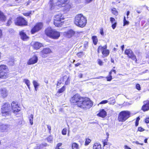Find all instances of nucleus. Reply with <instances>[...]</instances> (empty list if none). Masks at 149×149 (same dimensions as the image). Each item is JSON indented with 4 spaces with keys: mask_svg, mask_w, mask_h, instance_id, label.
Instances as JSON below:
<instances>
[{
    "mask_svg": "<svg viewBox=\"0 0 149 149\" xmlns=\"http://www.w3.org/2000/svg\"><path fill=\"white\" fill-rule=\"evenodd\" d=\"M104 146L105 145H107V141H105V140H104L102 141Z\"/></svg>",
    "mask_w": 149,
    "mask_h": 149,
    "instance_id": "6e6d98bb",
    "label": "nucleus"
},
{
    "mask_svg": "<svg viewBox=\"0 0 149 149\" xmlns=\"http://www.w3.org/2000/svg\"><path fill=\"white\" fill-rule=\"evenodd\" d=\"M24 82L27 85L29 89H30V82L29 81L28 79H24Z\"/></svg>",
    "mask_w": 149,
    "mask_h": 149,
    "instance_id": "c85d7f7f",
    "label": "nucleus"
},
{
    "mask_svg": "<svg viewBox=\"0 0 149 149\" xmlns=\"http://www.w3.org/2000/svg\"><path fill=\"white\" fill-rule=\"evenodd\" d=\"M63 22L62 20H54V24L56 26L59 27L63 24Z\"/></svg>",
    "mask_w": 149,
    "mask_h": 149,
    "instance_id": "4be33fe9",
    "label": "nucleus"
},
{
    "mask_svg": "<svg viewBox=\"0 0 149 149\" xmlns=\"http://www.w3.org/2000/svg\"><path fill=\"white\" fill-rule=\"evenodd\" d=\"M130 112L128 111H122L118 114V120L119 122L125 121L130 117Z\"/></svg>",
    "mask_w": 149,
    "mask_h": 149,
    "instance_id": "39448f33",
    "label": "nucleus"
},
{
    "mask_svg": "<svg viewBox=\"0 0 149 149\" xmlns=\"http://www.w3.org/2000/svg\"><path fill=\"white\" fill-rule=\"evenodd\" d=\"M74 22L77 26L83 28L86 26L87 23L86 18L82 14H78L75 17Z\"/></svg>",
    "mask_w": 149,
    "mask_h": 149,
    "instance_id": "7ed1b4c3",
    "label": "nucleus"
},
{
    "mask_svg": "<svg viewBox=\"0 0 149 149\" xmlns=\"http://www.w3.org/2000/svg\"><path fill=\"white\" fill-rule=\"evenodd\" d=\"M12 23V21H11V19H10L8 20L7 23V26H9L10 25V24Z\"/></svg>",
    "mask_w": 149,
    "mask_h": 149,
    "instance_id": "a18cd8bd",
    "label": "nucleus"
},
{
    "mask_svg": "<svg viewBox=\"0 0 149 149\" xmlns=\"http://www.w3.org/2000/svg\"><path fill=\"white\" fill-rule=\"evenodd\" d=\"M83 74H79L78 75V77L79 78H82L83 77Z\"/></svg>",
    "mask_w": 149,
    "mask_h": 149,
    "instance_id": "e2e57ef3",
    "label": "nucleus"
},
{
    "mask_svg": "<svg viewBox=\"0 0 149 149\" xmlns=\"http://www.w3.org/2000/svg\"><path fill=\"white\" fill-rule=\"evenodd\" d=\"M136 143V144H140V143L138 141H134V142H133V143Z\"/></svg>",
    "mask_w": 149,
    "mask_h": 149,
    "instance_id": "774afa93",
    "label": "nucleus"
},
{
    "mask_svg": "<svg viewBox=\"0 0 149 149\" xmlns=\"http://www.w3.org/2000/svg\"><path fill=\"white\" fill-rule=\"evenodd\" d=\"M80 100L77 106L82 109H88L93 105L92 102L88 98L83 97Z\"/></svg>",
    "mask_w": 149,
    "mask_h": 149,
    "instance_id": "f03ea898",
    "label": "nucleus"
},
{
    "mask_svg": "<svg viewBox=\"0 0 149 149\" xmlns=\"http://www.w3.org/2000/svg\"><path fill=\"white\" fill-rule=\"evenodd\" d=\"M51 52L50 49L48 48L44 49L41 52V56L42 57L45 58L47 57L49 54Z\"/></svg>",
    "mask_w": 149,
    "mask_h": 149,
    "instance_id": "f8f14e48",
    "label": "nucleus"
},
{
    "mask_svg": "<svg viewBox=\"0 0 149 149\" xmlns=\"http://www.w3.org/2000/svg\"><path fill=\"white\" fill-rule=\"evenodd\" d=\"M107 47H103L102 48V54L105 57L108 56L109 53V50L107 49Z\"/></svg>",
    "mask_w": 149,
    "mask_h": 149,
    "instance_id": "6ab92c4d",
    "label": "nucleus"
},
{
    "mask_svg": "<svg viewBox=\"0 0 149 149\" xmlns=\"http://www.w3.org/2000/svg\"><path fill=\"white\" fill-rule=\"evenodd\" d=\"M97 115L102 118H104L107 115V113L104 109H102L100 111V112Z\"/></svg>",
    "mask_w": 149,
    "mask_h": 149,
    "instance_id": "412c9836",
    "label": "nucleus"
},
{
    "mask_svg": "<svg viewBox=\"0 0 149 149\" xmlns=\"http://www.w3.org/2000/svg\"><path fill=\"white\" fill-rule=\"evenodd\" d=\"M103 48V47H99L98 49V52L99 53L100 51L102 52V48Z\"/></svg>",
    "mask_w": 149,
    "mask_h": 149,
    "instance_id": "13d9d810",
    "label": "nucleus"
},
{
    "mask_svg": "<svg viewBox=\"0 0 149 149\" xmlns=\"http://www.w3.org/2000/svg\"><path fill=\"white\" fill-rule=\"evenodd\" d=\"M129 57L130 58H131L134 61H135L136 63V62L137 60L136 58V57L134 54H132Z\"/></svg>",
    "mask_w": 149,
    "mask_h": 149,
    "instance_id": "2f4dec72",
    "label": "nucleus"
},
{
    "mask_svg": "<svg viewBox=\"0 0 149 149\" xmlns=\"http://www.w3.org/2000/svg\"><path fill=\"white\" fill-rule=\"evenodd\" d=\"M7 66L4 65H0V78H6L7 73Z\"/></svg>",
    "mask_w": 149,
    "mask_h": 149,
    "instance_id": "0eeeda50",
    "label": "nucleus"
},
{
    "mask_svg": "<svg viewBox=\"0 0 149 149\" xmlns=\"http://www.w3.org/2000/svg\"><path fill=\"white\" fill-rule=\"evenodd\" d=\"M145 122L146 123H149V118H146L145 120Z\"/></svg>",
    "mask_w": 149,
    "mask_h": 149,
    "instance_id": "bf43d9fd",
    "label": "nucleus"
},
{
    "mask_svg": "<svg viewBox=\"0 0 149 149\" xmlns=\"http://www.w3.org/2000/svg\"><path fill=\"white\" fill-rule=\"evenodd\" d=\"M64 18L62 16V14L59 13L56 15L54 19V20H62L64 19Z\"/></svg>",
    "mask_w": 149,
    "mask_h": 149,
    "instance_id": "aec40b11",
    "label": "nucleus"
},
{
    "mask_svg": "<svg viewBox=\"0 0 149 149\" xmlns=\"http://www.w3.org/2000/svg\"><path fill=\"white\" fill-rule=\"evenodd\" d=\"M6 20V17L3 13L0 11V20L2 22L5 21Z\"/></svg>",
    "mask_w": 149,
    "mask_h": 149,
    "instance_id": "393cba45",
    "label": "nucleus"
},
{
    "mask_svg": "<svg viewBox=\"0 0 149 149\" xmlns=\"http://www.w3.org/2000/svg\"><path fill=\"white\" fill-rule=\"evenodd\" d=\"M129 24V22L127 21L125 17H124L123 19V26L126 25H128Z\"/></svg>",
    "mask_w": 149,
    "mask_h": 149,
    "instance_id": "473e14b6",
    "label": "nucleus"
},
{
    "mask_svg": "<svg viewBox=\"0 0 149 149\" xmlns=\"http://www.w3.org/2000/svg\"><path fill=\"white\" fill-rule=\"evenodd\" d=\"M138 130L139 131L142 132L144 130V129L143 128L140 127L138 128Z\"/></svg>",
    "mask_w": 149,
    "mask_h": 149,
    "instance_id": "052dcab7",
    "label": "nucleus"
},
{
    "mask_svg": "<svg viewBox=\"0 0 149 149\" xmlns=\"http://www.w3.org/2000/svg\"><path fill=\"white\" fill-rule=\"evenodd\" d=\"M92 39L94 44L95 45H96L98 41L97 37L96 36H93L92 37Z\"/></svg>",
    "mask_w": 149,
    "mask_h": 149,
    "instance_id": "bb28decb",
    "label": "nucleus"
},
{
    "mask_svg": "<svg viewBox=\"0 0 149 149\" xmlns=\"http://www.w3.org/2000/svg\"><path fill=\"white\" fill-rule=\"evenodd\" d=\"M110 100L109 101V104H110L113 105L115 102V99L113 98H110Z\"/></svg>",
    "mask_w": 149,
    "mask_h": 149,
    "instance_id": "72a5a7b5",
    "label": "nucleus"
},
{
    "mask_svg": "<svg viewBox=\"0 0 149 149\" xmlns=\"http://www.w3.org/2000/svg\"><path fill=\"white\" fill-rule=\"evenodd\" d=\"M111 11L112 13L115 16H117L118 15V13L116 8H112L111 9Z\"/></svg>",
    "mask_w": 149,
    "mask_h": 149,
    "instance_id": "cd10ccee",
    "label": "nucleus"
},
{
    "mask_svg": "<svg viewBox=\"0 0 149 149\" xmlns=\"http://www.w3.org/2000/svg\"><path fill=\"white\" fill-rule=\"evenodd\" d=\"M62 143H58L56 146V148L55 149L58 148H59V147L61 146L62 145Z\"/></svg>",
    "mask_w": 149,
    "mask_h": 149,
    "instance_id": "603ef678",
    "label": "nucleus"
},
{
    "mask_svg": "<svg viewBox=\"0 0 149 149\" xmlns=\"http://www.w3.org/2000/svg\"><path fill=\"white\" fill-rule=\"evenodd\" d=\"M43 26L42 24V23H39L36 24V25L31 30V33L32 34H34L38 32L41 29Z\"/></svg>",
    "mask_w": 149,
    "mask_h": 149,
    "instance_id": "9d476101",
    "label": "nucleus"
},
{
    "mask_svg": "<svg viewBox=\"0 0 149 149\" xmlns=\"http://www.w3.org/2000/svg\"><path fill=\"white\" fill-rule=\"evenodd\" d=\"M136 88L138 90H140L141 89L140 86L139 84H137L136 85Z\"/></svg>",
    "mask_w": 149,
    "mask_h": 149,
    "instance_id": "3c124183",
    "label": "nucleus"
},
{
    "mask_svg": "<svg viewBox=\"0 0 149 149\" xmlns=\"http://www.w3.org/2000/svg\"><path fill=\"white\" fill-rule=\"evenodd\" d=\"M108 101L107 100H103L99 103V104H105L107 103Z\"/></svg>",
    "mask_w": 149,
    "mask_h": 149,
    "instance_id": "c03bdc74",
    "label": "nucleus"
},
{
    "mask_svg": "<svg viewBox=\"0 0 149 149\" xmlns=\"http://www.w3.org/2000/svg\"><path fill=\"white\" fill-rule=\"evenodd\" d=\"M93 149H102L101 145L98 143L94 144L93 147Z\"/></svg>",
    "mask_w": 149,
    "mask_h": 149,
    "instance_id": "b1692460",
    "label": "nucleus"
},
{
    "mask_svg": "<svg viewBox=\"0 0 149 149\" xmlns=\"http://www.w3.org/2000/svg\"><path fill=\"white\" fill-rule=\"evenodd\" d=\"M83 52H80L79 53H78L77 54V56L79 57H81L83 56Z\"/></svg>",
    "mask_w": 149,
    "mask_h": 149,
    "instance_id": "79ce46f5",
    "label": "nucleus"
},
{
    "mask_svg": "<svg viewBox=\"0 0 149 149\" xmlns=\"http://www.w3.org/2000/svg\"><path fill=\"white\" fill-rule=\"evenodd\" d=\"M45 33L48 36L54 39H57L60 36L59 32L53 30L51 27H48L45 30Z\"/></svg>",
    "mask_w": 149,
    "mask_h": 149,
    "instance_id": "20e7f679",
    "label": "nucleus"
},
{
    "mask_svg": "<svg viewBox=\"0 0 149 149\" xmlns=\"http://www.w3.org/2000/svg\"><path fill=\"white\" fill-rule=\"evenodd\" d=\"M33 84L35 87V90L37 91V87L39 86V84L35 80L33 81Z\"/></svg>",
    "mask_w": 149,
    "mask_h": 149,
    "instance_id": "c756f323",
    "label": "nucleus"
},
{
    "mask_svg": "<svg viewBox=\"0 0 149 149\" xmlns=\"http://www.w3.org/2000/svg\"><path fill=\"white\" fill-rule=\"evenodd\" d=\"M34 149H42V146L41 145H37V146L34 148Z\"/></svg>",
    "mask_w": 149,
    "mask_h": 149,
    "instance_id": "58836bf2",
    "label": "nucleus"
},
{
    "mask_svg": "<svg viewBox=\"0 0 149 149\" xmlns=\"http://www.w3.org/2000/svg\"><path fill=\"white\" fill-rule=\"evenodd\" d=\"M67 129H64L62 132V133L63 135H65L66 134Z\"/></svg>",
    "mask_w": 149,
    "mask_h": 149,
    "instance_id": "37998d69",
    "label": "nucleus"
},
{
    "mask_svg": "<svg viewBox=\"0 0 149 149\" xmlns=\"http://www.w3.org/2000/svg\"><path fill=\"white\" fill-rule=\"evenodd\" d=\"M10 126V125L8 124H1L0 125V131L2 132H4Z\"/></svg>",
    "mask_w": 149,
    "mask_h": 149,
    "instance_id": "dca6fc26",
    "label": "nucleus"
},
{
    "mask_svg": "<svg viewBox=\"0 0 149 149\" xmlns=\"http://www.w3.org/2000/svg\"><path fill=\"white\" fill-rule=\"evenodd\" d=\"M125 54L127 55L129 57L133 54L132 51L130 49H126L125 51Z\"/></svg>",
    "mask_w": 149,
    "mask_h": 149,
    "instance_id": "a878e982",
    "label": "nucleus"
},
{
    "mask_svg": "<svg viewBox=\"0 0 149 149\" xmlns=\"http://www.w3.org/2000/svg\"><path fill=\"white\" fill-rule=\"evenodd\" d=\"M144 105L142 106L141 109L144 111L149 110V100H147L143 102Z\"/></svg>",
    "mask_w": 149,
    "mask_h": 149,
    "instance_id": "ddd939ff",
    "label": "nucleus"
},
{
    "mask_svg": "<svg viewBox=\"0 0 149 149\" xmlns=\"http://www.w3.org/2000/svg\"><path fill=\"white\" fill-rule=\"evenodd\" d=\"M38 60V57L35 56L29 59L27 62V64L28 65L34 64L37 62Z\"/></svg>",
    "mask_w": 149,
    "mask_h": 149,
    "instance_id": "4468645a",
    "label": "nucleus"
},
{
    "mask_svg": "<svg viewBox=\"0 0 149 149\" xmlns=\"http://www.w3.org/2000/svg\"><path fill=\"white\" fill-rule=\"evenodd\" d=\"M53 0H50L49 4L50 8L51 10L56 9H59L61 8L63 11L67 12L69 11L72 7V3L70 2L69 0H58L55 4L53 3Z\"/></svg>",
    "mask_w": 149,
    "mask_h": 149,
    "instance_id": "f257e3e1",
    "label": "nucleus"
},
{
    "mask_svg": "<svg viewBox=\"0 0 149 149\" xmlns=\"http://www.w3.org/2000/svg\"><path fill=\"white\" fill-rule=\"evenodd\" d=\"M19 34L21 39L23 40L26 41L29 39V37L26 35L23 31L20 32Z\"/></svg>",
    "mask_w": 149,
    "mask_h": 149,
    "instance_id": "a211bd4d",
    "label": "nucleus"
},
{
    "mask_svg": "<svg viewBox=\"0 0 149 149\" xmlns=\"http://www.w3.org/2000/svg\"><path fill=\"white\" fill-rule=\"evenodd\" d=\"M15 23L16 25L19 26H25L27 25V22L21 17L17 18L15 20Z\"/></svg>",
    "mask_w": 149,
    "mask_h": 149,
    "instance_id": "6e6552de",
    "label": "nucleus"
},
{
    "mask_svg": "<svg viewBox=\"0 0 149 149\" xmlns=\"http://www.w3.org/2000/svg\"><path fill=\"white\" fill-rule=\"evenodd\" d=\"M91 142V140L89 139H86L85 141V145H88Z\"/></svg>",
    "mask_w": 149,
    "mask_h": 149,
    "instance_id": "4c0bfd02",
    "label": "nucleus"
},
{
    "mask_svg": "<svg viewBox=\"0 0 149 149\" xmlns=\"http://www.w3.org/2000/svg\"><path fill=\"white\" fill-rule=\"evenodd\" d=\"M110 21L111 24H113L115 23V22H116L115 19L114 18L112 17H110Z\"/></svg>",
    "mask_w": 149,
    "mask_h": 149,
    "instance_id": "a19ab883",
    "label": "nucleus"
},
{
    "mask_svg": "<svg viewBox=\"0 0 149 149\" xmlns=\"http://www.w3.org/2000/svg\"><path fill=\"white\" fill-rule=\"evenodd\" d=\"M65 87L64 86H63L58 90V92L59 93H62L65 91Z\"/></svg>",
    "mask_w": 149,
    "mask_h": 149,
    "instance_id": "e433bc0d",
    "label": "nucleus"
},
{
    "mask_svg": "<svg viewBox=\"0 0 149 149\" xmlns=\"http://www.w3.org/2000/svg\"><path fill=\"white\" fill-rule=\"evenodd\" d=\"M81 63H77V64H76L75 65V67H77L79 66V65H81Z\"/></svg>",
    "mask_w": 149,
    "mask_h": 149,
    "instance_id": "0e129e2a",
    "label": "nucleus"
},
{
    "mask_svg": "<svg viewBox=\"0 0 149 149\" xmlns=\"http://www.w3.org/2000/svg\"><path fill=\"white\" fill-rule=\"evenodd\" d=\"M47 141L49 142V143H51L53 141V138L52 136H48L47 139Z\"/></svg>",
    "mask_w": 149,
    "mask_h": 149,
    "instance_id": "c9c22d12",
    "label": "nucleus"
},
{
    "mask_svg": "<svg viewBox=\"0 0 149 149\" xmlns=\"http://www.w3.org/2000/svg\"><path fill=\"white\" fill-rule=\"evenodd\" d=\"M93 0H85V3L86 4H88L92 1Z\"/></svg>",
    "mask_w": 149,
    "mask_h": 149,
    "instance_id": "5fc2aeb1",
    "label": "nucleus"
},
{
    "mask_svg": "<svg viewBox=\"0 0 149 149\" xmlns=\"http://www.w3.org/2000/svg\"><path fill=\"white\" fill-rule=\"evenodd\" d=\"M72 147L73 149H79V145L76 143H73L72 144Z\"/></svg>",
    "mask_w": 149,
    "mask_h": 149,
    "instance_id": "7c9ffc66",
    "label": "nucleus"
},
{
    "mask_svg": "<svg viewBox=\"0 0 149 149\" xmlns=\"http://www.w3.org/2000/svg\"><path fill=\"white\" fill-rule=\"evenodd\" d=\"M10 105L8 103H6L3 105L1 108L2 116L6 117L10 116L11 114Z\"/></svg>",
    "mask_w": 149,
    "mask_h": 149,
    "instance_id": "423d86ee",
    "label": "nucleus"
},
{
    "mask_svg": "<svg viewBox=\"0 0 149 149\" xmlns=\"http://www.w3.org/2000/svg\"><path fill=\"white\" fill-rule=\"evenodd\" d=\"M124 148L125 149H131V148L129 147L127 145H125L124 146Z\"/></svg>",
    "mask_w": 149,
    "mask_h": 149,
    "instance_id": "680f3d73",
    "label": "nucleus"
},
{
    "mask_svg": "<svg viewBox=\"0 0 149 149\" xmlns=\"http://www.w3.org/2000/svg\"><path fill=\"white\" fill-rule=\"evenodd\" d=\"M11 105L12 111L15 113H17L20 110V108L15 102H13Z\"/></svg>",
    "mask_w": 149,
    "mask_h": 149,
    "instance_id": "9b49d317",
    "label": "nucleus"
},
{
    "mask_svg": "<svg viewBox=\"0 0 149 149\" xmlns=\"http://www.w3.org/2000/svg\"><path fill=\"white\" fill-rule=\"evenodd\" d=\"M82 97H81L79 94H76L73 95L71 98L70 100V101L72 103L77 105L79 102V101H80V99Z\"/></svg>",
    "mask_w": 149,
    "mask_h": 149,
    "instance_id": "1a4fd4ad",
    "label": "nucleus"
},
{
    "mask_svg": "<svg viewBox=\"0 0 149 149\" xmlns=\"http://www.w3.org/2000/svg\"><path fill=\"white\" fill-rule=\"evenodd\" d=\"M64 33L67 37L70 38L75 34V32L72 30L70 29L67 32H65Z\"/></svg>",
    "mask_w": 149,
    "mask_h": 149,
    "instance_id": "f3484780",
    "label": "nucleus"
},
{
    "mask_svg": "<svg viewBox=\"0 0 149 149\" xmlns=\"http://www.w3.org/2000/svg\"><path fill=\"white\" fill-rule=\"evenodd\" d=\"M31 14V11H30L28 13H23V15L26 16H29Z\"/></svg>",
    "mask_w": 149,
    "mask_h": 149,
    "instance_id": "ea45409f",
    "label": "nucleus"
},
{
    "mask_svg": "<svg viewBox=\"0 0 149 149\" xmlns=\"http://www.w3.org/2000/svg\"><path fill=\"white\" fill-rule=\"evenodd\" d=\"M31 46L33 47H42L43 45L40 43L37 42H32L31 43Z\"/></svg>",
    "mask_w": 149,
    "mask_h": 149,
    "instance_id": "5701e85b",
    "label": "nucleus"
},
{
    "mask_svg": "<svg viewBox=\"0 0 149 149\" xmlns=\"http://www.w3.org/2000/svg\"><path fill=\"white\" fill-rule=\"evenodd\" d=\"M70 79L69 77H68L66 81H65V84L66 85H68L70 83Z\"/></svg>",
    "mask_w": 149,
    "mask_h": 149,
    "instance_id": "8fccbe9b",
    "label": "nucleus"
},
{
    "mask_svg": "<svg viewBox=\"0 0 149 149\" xmlns=\"http://www.w3.org/2000/svg\"><path fill=\"white\" fill-rule=\"evenodd\" d=\"M8 94V91L5 88L0 89V95L3 98H5Z\"/></svg>",
    "mask_w": 149,
    "mask_h": 149,
    "instance_id": "2eb2a0df",
    "label": "nucleus"
},
{
    "mask_svg": "<svg viewBox=\"0 0 149 149\" xmlns=\"http://www.w3.org/2000/svg\"><path fill=\"white\" fill-rule=\"evenodd\" d=\"M98 63L100 65H103V62L100 59H98Z\"/></svg>",
    "mask_w": 149,
    "mask_h": 149,
    "instance_id": "09e8293b",
    "label": "nucleus"
},
{
    "mask_svg": "<svg viewBox=\"0 0 149 149\" xmlns=\"http://www.w3.org/2000/svg\"><path fill=\"white\" fill-rule=\"evenodd\" d=\"M30 123L31 125H32L33 124V116L32 114L30 115V117L29 118Z\"/></svg>",
    "mask_w": 149,
    "mask_h": 149,
    "instance_id": "f704fd0d",
    "label": "nucleus"
},
{
    "mask_svg": "<svg viewBox=\"0 0 149 149\" xmlns=\"http://www.w3.org/2000/svg\"><path fill=\"white\" fill-rule=\"evenodd\" d=\"M47 128L48 129V130H49V132H50V131L51 130V127L50 126V125H47Z\"/></svg>",
    "mask_w": 149,
    "mask_h": 149,
    "instance_id": "4d7b16f0",
    "label": "nucleus"
},
{
    "mask_svg": "<svg viewBox=\"0 0 149 149\" xmlns=\"http://www.w3.org/2000/svg\"><path fill=\"white\" fill-rule=\"evenodd\" d=\"M39 145H41L42 146V149H43V148L44 146H46L47 144L46 143H42V144H38Z\"/></svg>",
    "mask_w": 149,
    "mask_h": 149,
    "instance_id": "864d4df0",
    "label": "nucleus"
},
{
    "mask_svg": "<svg viewBox=\"0 0 149 149\" xmlns=\"http://www.w3.org/2000/svg\"><path fill=\"white\" fill-rule=\"evenodd\" d=\"M61 83V82L60 81H58V84H57V86H59Z\"/></svg>",
    "mask_w": 149,
    "mask_h": 149,
    "instance_id": "69168bd1",
    "label": "nucleus"
},
{
    "mask_svg": "<svg viewBox=\"0 0 149 149\" xmlns=\"http://www.w3.org/2000/svg\"><path fill=\"white\" fill-rule=\"evenodd\" d=\"M146 57L147 58H149V51L147 53Z\"/></svg>",
    "mask_w": 149,
    "mask_h": 149,
    "instance_id": "338daca9",
    "label": "nucleus"
},
{
    "mask_svg": "<svg viewBox=\"0 0 149 149\" xmlns=\"http://www.w3.org/2000/svg\"><path fill=\"white\" fill-rule=\"evenodd\" d=\"M107 81H111L112 79V76L111 75L109 76V77H107Z\"/></svg>",
    "mask_w": 149,
    "mask_h": 149,
    "instance_id": "49530a36",
    "label": "nucleus"
},
{
    "mask_svg": "<svg viewBox=\"0 0 149 149\" xmlns=\"http://www.w3.org/2000/svg\"><path fill=\"white\" fill-rule=\"evenodd\" d=\"M116 22H115L114 23L112 24V27L113 29H114L116 27Z\"/></svg>",
    "mask_w": 149,
    "mask_h": 149,
    "instance_id": "de8ad7c7",
    "label": "nucleus"
}]
</instances>
